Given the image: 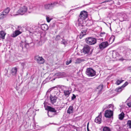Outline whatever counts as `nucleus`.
Returning a JSON list of instances; mask_svg holds the SVG:
<instances>
[{"label": "nucleus", "mask_w": 131, "mask_h": 131, "mask_svg": "<svg viewBox=\"0 0 131 131\" xmlns=\"http://www.w3.org/2000/svg\"><path fill=\"white\" fill-rule=\"evenodd\" d=\"M62 40L61 42V43L64 45L65 46H66L68 44L67 41L63 38H62Z\"/></svg>", "instance_id": "25"}, {"label": "nucleus", "mask_w": 131, "mask_h": 131, "mask_svg": "<svg viewBox=\"0 0 131 131\" xmlns=\"http://www.w3.org/2000/svg\"><path fill=\"white\" fill-rule=\"evenodd\" d=\"M112 0H105V1L103 2L102 3L110 2L111 1H112Z\"/></svg>", "instance_id": "42"}, {"label": "nucleus", "mask_w": 131, "mask_h": 131, "mask_svg": "<svg viewBox=\"0 0 131 131\" xmlns=\"http://www.w3.org/2000/svg\"><path fill=\"white\" fill-rule=\"evenodd\" d=\"M125 114L124 113L122 112L120 114L118 115V118L121 120H122L124 117Z\"/></svg>", "instance_id": "22"}, {"label": "nucleus", "mask_w": 131, "mask_h": 131, "mask_svg": "<svg viewBox=\"0 0 131 131\" xmlns=\"http://www.w3.org/2000/svg\"><path fill=\"white\" fill-rule=\"evenodd\" d=\"M76 96L74 94H72V96L71 97V100H73L75 99H76Z\"/></svg>", "instance_id": "39"}, {"label": "nucleus", "mask_w": 131, "mask_h": 131, "mask_svg": "<svg viewBox=\"0 0 131 131\" xmlns=\"http://www.w3.org/2000/svg\"><path fill=\"white\" fill-rule=\"evenodd\" d=\"M101 113L98 116L95 118V122L98 124H100L101 122Z\"/></svg>", "instance_id": "11"}, {"label": "nucleus", "mask_w": 131, "mask_h": 131, "mask_svg": "<svg viewBox=\"0 0 131 131\" xmlns=\"http://www.w3.org/2000/svg\"><path fill=\"white\" fill-rule=\"evenodd\" d=\"M6 33L3 30L0 31V38L2 39H4Z\"/></svg>", "instance_id": "17"}, {"label": "nucleus", "mask_w": 131, "mask_h": 131, "mask_svg": "<svg viewBox=\"0 0 131 131\" xmlns=\"http://www.w3.org/2000/svg\"><path fill=\"white\" fill-rule=\"evenodd\" d=\"M83 61V60L81 58H78L75 60V63L77 64Z\"/></svg>", "instance_id": "26"}, {"label": "nucleus", "mask_w": 131, "mask_h": 131, "mask_svg": "<svg viewBox=\"0 0 131 131\" xmlns=\"http://www.w3.org/2000/svg\"><path fill=\"white\" fill-rule=\"evenodd\" d=\"M88 13L87 12L85 11L81 12L77 20L75 21L76 26L80 29H83L84 26L83 24L85 22V19L88 17Z\"/></svg>", "instance_id": "1"}, {"label": "nucleus", "mask_w": 131, "mask_h": 131, "mask_svg": "<svg viewBox=\"0 0 131 131\" xmlns=\"http://www.w3.org/2000/svg\"><path fill=\"white\" fill-rule=\"evenodd\" d=\"M33 126L34 129L37 130L39 129L40 128L38 125H36L35 123L34 124Z\"/></svg>", "instance_id": "30"}, {"label": "nucleus", "mask_w": 131, "mask_h": 131, "mask_svg": "<svg viewBox=\"0 0 131 131\" xmlns=\"http://www.w3.org/2000/svg\"><path fill=\"white\" fill-rule=\"evenodd\" d=\"M28 46V44L26 43L25 41H21L20 44V47L21 48L22 50L24 51H25L27 50Z\"/></svg>", "instance_id": "5"}, {"label": "nucleus", "mask_w": 131, "mask_h": 131, "mask_svg": "<svg viewBox=\"0 0 131 131\" xmlns=\"http://www.w3.org/2000/svg\"><path fill=\"white\" fill-rule=\"evenodd\" d=\"M91 48L88 45H86L84 46L83 49L81 50V52H82L84 54H88L89 53Z\"/></svg>", "instance_id": "6"}, {"label": "nucleus", "mask_w": 131, "mask_h": 131, "mask_svg": "<svg viewBox=\"0 0 131 131\" xmlns=\"http://www.w3.org/2000/svg\"><path fill=\"white\" fill-rule=\"evenodd\" d=\"M10 10V8L8 7H7L3 11V13L6 14V15L7 16V14L9 13Z\"/></svg>", "instance_id": "21"}, {"label": "nucleus", "mask_w": 131, "mask_h": 131, "mask_svg": "<svg viewBox=\"0 0 131 131\" xmlns=\"http://www.w3.org/2000/svg\"><path fill=\"white\" fill-rule=\"evenodd\" d=\"M127 105L129 107H131V102L128 103Z\"/></svg>", "instance_id": "44"}, {"label": "nucleus", "mask_w": 131, "mask_h": 131, "mask_svg": "<svg viewBox=\"0 0 131 131\" xmlns=\"http://www.w3.org/2000/svg\"><path fill=\"white\" fill-rule=\"evenodd\" d=\"M113 111L111 110H107L106 111L105 114V116L107 118H110L113 115Z\"/></svg>", "instance_id": "10"}, {"label": "nucleus", "mask_w": 131, "mask_h": 131, "mask_svg": "<svg viewBox=\"0 0 131 131\" xmlns=\"http://www.w3.org/2000/svg\"><path fill=\"white\" fill-rule=\"evenodd\" d=\"M42 29L44 30H47L48 29V27L47 25H42L41 26Z\"/></svg>", "instance_id": "24"}, {"label": "nucleus", "mask_w": 131, "mask_h": 131, "mask_svg": "<svg viewBox=\"0 0 131 131\" xmlns=\"http://www.w3.org/2000/svg\"><path fill=\"white\" fill-rule=\"evenodd\" d=\"M47 114L48 116L50 117H53L54 116L57 115L54 113L48 111L47 113Z\"/></svg>", "instance_id": "23"}, {"label": "nucleus", "mask_w": 131, "mask_h": 131, "mask_svg": "<svg viewBox=\"0 0 131 131\" xmlns=\"http://www.w3.org/2000/svg\"><path fill=\"white\" fill-rule=\"evenodd\" d=\"M96 72L91 68H88L86 71V74L89 77H92L96 75Z\"/></svg>", "instance_id": "4"}, {"label": "nucleus", "mask_w": 131, "mask_h": 131, "mask_svg": "<svg viewBox=\"0 0 131 131\" xmlns=\"http://www.w3.org/2000/svg\"><path fill=\"white\" fill-rule=\"evenodd\" d=\"M61 38V37L59 35H57L56 38H55V40H56L57 41L59 40Z\"/></svg>", "instance_id": "37"}, {"label": "nucleus", "mask_w": 131, "mask_h": 131, "mask_svg": "<svg viewBox=\"0 0 131 131\" xmlns=\"http://www.w3.org/2000/svg\"><path fill=\"white\" fill-rule=\"evenodd\" d=\"M103 131H111L110 129L108 127L106 126L103 127Z\"/></svg>", "instance_id": "28"}, {"label": "nucleus", "mask_w": 131, "mask_h": 131, "mask_svg": "<svg viewBox=\"0 0 131 131\" xmlns=\"http://www.w3.org/2000/svg\"><path fill=\"white\" fill-rule=\"evenodd\" d=\"M17 68L16 67L12 68L11 70V73L13 75H16L17 74Z\"/></svg>", "instance_id": "16"}, {"label": "nucleus", "mask_w": 131, "mask_h": 131, "mask_svg": "<svg viewBox=\"0 0 131 131\" xmlns=\"http://www.w3.org/2000/svg\"><path fill=\"white\" fill-rule=\"evenodd\" d=\"M128 84V83L126 82L121 87L116 88L115 89V91L118 92H120L123 89L124 87L126 86Z\"/></svg>", "instance_id": "9"}, {"label": "nucleus", "mask_w": 131, "mask_h": 131, "mask_svg": "<svg viewBox=\"0 0 131 131\" xmlns=\"http://www.w3.org/2000/svg\"><path fill=\"white\" fill-rule=\"evenodd\" d=\"M57 86L58 87L61 88L62 90H64L67 89V87L66 86L61 85H57Z\"/></svg>", "instance_id": "27"}, {"label": "nucleus", "mask_w": 131, "mask_h": 131, "mask_svg": "<svg viewBox=\"0 0 131 131\" xmlns=\"http://www.w3.org/2000/svg\"><path fill=\"white\" fill-rule=\"evenodd\" d=\"M56 4L57 3H51L50 4L51 9L54 7L55 6H56Z\"/></svg>", "instance_id": "36"}, {"label": "nucleus", "mask_w": 131, "mask_h": 131, "mask_svg": "<svg viewBox=\"0 0 131 131\" xmlns=\"http://www.w3.org/2000/svg\"><path fill=\"white\" fill-rule=\"evenodd\" d=\"M46 19L47 22L49 23L51 20V19H50L49 17L47 16L46 17Z\"/></svg>", "instance_id": "40"}, {"label": "nucleus", "mask_w": 131, "mask_h": 131, "mask_svg": "<svg viewBox=\"0 0 131 131\" xmlns=\"http://www.w3.org/2000/svg\"><path fill=\"white\" fill-rule=\"evenodd\" d=\"M108 45L107 42L104 41L101 42L99 45V47L100 49L102 50L107 47Z\"/></svg>", "instance_id": "8"}, {"label": "nucleus", "mask_w": 131, "mask_h": 131, "mask_svg": "<svg viewBox=\"0 0 131 131\" xmlns=\"http://www.w3.org/2000/svg\"><path fill=\"white\" fill-rule=\"evenodd\" d=\"M50 98L51 102L53 104L56 102L57 99V97L55 96H52L51 95Z\"/></svg>", "instance_id": "13"}, {"label": "nucleus", "mask_w": 131, "mask_h": 131, "mask_svg": "<svg viewBox=\"0 0 131 131\" xmlns=\"http://www.w3.org/2000/svg\"><path fill=\"white\" fill-rule=\"evenodd\" d=\"M103 85H100L98 88V89H100V90L99 91V93H100L101 92L103 88Z\"/></svg>", "instance_id": "33"}, {"label": "nucleus", "mask_w": 131, "mask_h": 131, "mask_svg": "<svg viewBox=\"0 0 131 131\" xmlns=\"http://www.w3.org/2000/svg\"><path fill=\"white\" fill-rule=\"evenodd\" d=\"M34 59L37 62L40 64L43 63L45 61V60L42 57H40L39 56H36Z\"/></svg>", "instance_id": "7"}, {"label": "nucleus", "mask_w": 131, "mask_h": 131, "mask_svg": "<svg viewBox=\"0 0 131 131\" xmlns=\"http://www.w3.org/2000/svg\"><path fill=\"white\" fill-rule=\"evenodd\" d=\"M21 65L22 66L23 68H24V66L25 65V62L22 63H21Z\"/></svg>", "instance_id": "43"}, {"label": "nucleus", "mask_w": 131, "mask_h": 131, "mask_svg": "<svg viewBox=\"0 0 131 131\" xmlns=\"http://www.w3.org/2000/svg\"><path fill=\"white\" fill-rule=\"evenodd\" d=\"M124 81L123 80H117L116 82V84L117 85H119L121 83H122Z\"/></svg>", "instance_id": "35"}, {"label": "nucleus", "mask_w": 131, "mask_h": 131, "mask_svg": "<svg viewBox=\"0 0 131 131\" xmlns=\"http://www.w3.org/2000/svg\"><path fill=\"white\" fill-rule=\"evenodd\" d=\"M86 30H82L81 31L80 36V38H82L83 36L86 35Z\"/></svg>", "instance_id": "19"}, {"label": "nucleus", "mask_w": 131, "mask_h": 131, "mask_svg": "<svg viewBox=\"0 0 131 131\" xmlns=\"http://www.w3.org/2000/svg\"><path fill=\"white\" fill-rule=\"evenodd\" d=\"M129 69L131 72V66L129 68Z\"/></svg>", "instance_id": "48"}, {"label": "nucleus", "mask_w": 131, "mask_h": 131, "mask_svg": "<svg viewBox=\"0 0 131 131\" xmlns=\"http://www.w3.org/2000/svg\"><path fill=\"white\" fill-rule=\"evenodd\" d=\"M89 122L88 123L87 125V129L88 131H90L89 129Z\"/></svg>", "instance_id": "45"}, {"label": "nucleus", "mask_w": 131, "mask_h": 131, "mask_svg": "<svg viewBox=\"0 0 131 131\" xmlns=\"http://www.w3.org/2000/svg\"><path fill=\"white\" fill-rule=\"evenodd\" d=\"M115 39V37L114 36H112L110 38L109 40L110 41H111V43H112L114 41Z\"/></svg>", "instance_id": "34"}, {"label": "nucleus", "mask_w": 131, "mask_h": 131, "mask_svg": "<svg viewBox=\"0 0 131 131\" xmlns=\"http://www.w3.org/2000/svg\"><path fill=\"white\" fill-rule=\"evenodd\" d=\"M112 57L113 58H115L118 57V53L115 51H113L112 52Z\"/></svg>", "instance_id": "20"}, {"label": "nucleus", "mask_w": 131, "mask_h": 131, "mask_svg": "<svg viewBox=\"0 0 131 131\" xmlns=\"http://www.w3.org/2000/svg\"><path fill=\"white\" fill-rule=\"evenodd\" d=\"M71 60H67L66 62V64L67 65H69L70 63H71Z\"/></svg>", "instance_id": "38"}, {"label": "nucleus", "mask_w": 131, "mask_h": 131, "mask_svg": "<svg viewBox=\"0 0 131 131\" xmlns=\"http://www.w3.org/2000/svg\"><path fill=\"white\" fill-rule=\"evenodd\" d=\"M118 127H119L118 128L119 129H121L120 127H119L118 125H116V128H118Z\"/></svg>", "instance_id": "46"}, {"label": "nucleus", "mask_w": 131, "mask_h": 131, "mask_svg": "<svg viewBox=\"0 0 131 131\" xmlns=\"http://www.w3.org/2000/svg\"><path fill=\"white\" fill-rule=\"evenodd\" d=\"M45 9H51L50 4H46L45 5Z\"/></svg>", "instance_id": "32"}, {"label": "nucleus", "mask_w": 131, "mask_h": 131, "mask_svg": "<svg viewBox=\"0 0 131 131\" xmlns=\"http://www.w3.org/2000/svg\"><path fill=\"white\" fill-rule=\"evenodd\" d=\"M127 126L129 127V128H131V120H129L127 121Z\"/></svg>", "instance_id": "31"}, {"label": "nucleus", "mask_w": 131, "mask_h": 131, "mask_svg": "<svg viewBox=\"0 0 131 131\" xmlns=\"http://www.w3.org/2000/svg\"><path fill=\"white\" fill-rule=\"evenodd\" d=\"M85 41L88 44L90 45H93L95 44L97 42L96 38L92 37H89L86 38Z\"/></svg>", "instance_id": "2"}, {"label": "nucleus", "mask_w": 131, "mask_h": 131, "mask_svg": "<svg viewBox=\"0 0 131 131\" xmlns=\"http://www.w3.org/2000/svg\"><path fill=\"white\" fill-rule=\"evenodd\" d=\"M7 15H6V14L3 13V12L1 14H0V19L4 18Z\"/></svg>", "instance_id": "29"}, {"label": "nucleus", "mask_w": 131, "mask_h": 131, "mask_svg": "<svg viewBox=\"0 0 131 131\" xmlns=\"http://www.w3.org/2000/svg\"><path fill=\"white\" fill-rule=\"evenodd\" d=\"M64 95L66 97H68L69 96L71 93V91L70 90H64Z\"/></svg>", "instance_id": "18"}, {"label": "nucleus", "mask_w": 131, "mask_h": 131, "mask_svg": "<svg viewBox=\"0 0 131 131\" xmlns=\"http://www.w3.org/2000/svg\"><path fill=\"white\" fill-rule=\"evenodd\" d=\"M74 111V108L73 106H70L68 108L67 113V114H70L73 113Z\"/></svg>", "instance_id": "15"}, {"label": "nucleus", "mask_w": 131, "mask_h": 131, "mask_svg": "<svg viewBox=\"0 0 131 131\" xmlns=\"http://www.w3.org/2000/svg\"><path fill=\"white\" fill-rule=\"evenodd\" d=\"M105 33L104 32H101L100 34V36L101 37H103L105 35Z\"/></svg>", "instance_id": "41"}, {"label": "nucleus", "mask_w": 131, "mask_h": 131, "mask_svg": "<svg viewBox=\"0 0 131 131\" xmlns=\"http://www.w3.org/2000/svg\"><path fill=\"white\" fill-rule=\"evenodd\" d=\"M109 106H110V107H113V105H112V104H110L109 105Z\"/></svg>", "instance_id": "47"}, {"label": "nucleus", "mask_w": 131, "mask_h": 131, "mask_svg": "<svg viewBox=\"0 0 131 131\" xmlns=\"http://www.w3.org/2000/svg\"><path fill=\"white\" fill-rule=\"evenodd\" d=\"M47 109L48 111H50L54 113L55 114L57 115L58 113L57 112L56 110L54 108L52 107L51 106H48L47 108Z\"/></svg>", "instance_id": "12"}, {"label": "nucleus", "mask_w": 131, "mask_h": 131, "mask_svg": "<svg viewBox=\"0 0 131 131\" xmlns=\"http://www.w3.org/2000/svg\"><path fill=\"white\" fill-rule=\"evenodd\" d=\"M27 8L25 6H23L21 7L17 12V14L14 15H17L18 14L23 15L25 14L27 11Z\"/></svg>", "instance_id": "3"}, {"label": "nucleus", "mask_w": 131, "mask_h": 131, "mask_svg": "<svg viewBox=\"0 0 131 131\" xmlns=\"http://www.w3.org/2000/svg\"><path fill=\"white\" fill-rule=\"evenodd\" d=\"M21 32L18 30H16L11 35L12 37H15L19 34H21Z\"/></svg>", "instance_id": "14"}]
</instances>
